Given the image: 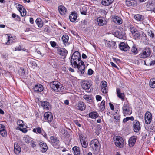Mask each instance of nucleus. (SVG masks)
<instances>
[{
    "label": "nucleus",
    "mask_w": 155,
    "mask_h": 155,
    "mask_svg": "<svg viewBox=\"0 0 155 155\" xmlns=\"http://www.w3.org/2000/svg\"><path fill=\"white\" fill-rule=\"evenodd\" d=\"M16 16L17 15H16L14 13L12 14V17L13 18H15L16 17Z\"/></svg>",
    "instance_id": "nucleus-64"
},
{
    "label": "nucleus",
    "mask_w": 155,
    "mask_h": 155,
    "mask_svg": "<svg viewBox=\"0 0 155 155\" xmlns=\"http://www.w3.org/2000/svg\"><path fill=\"white\" fill-rule=\"evenodd\" d=\"M82 57L83 59H86L87 58V56L84 53L82 54Z\"/></svg>",
    "instance_id": "nucleus-62"
},
{
    "label": "nucleus",
    "mask_w": 155,
    "mask_h": 155,
    "mask_svg": "<svg viewBox=\"0 0 155 155\" xmlns=\"http://www.w3.org/2000/svg\"><path fill=\"white\" fill-rule=\"evenodd\" d=\"M64 104L67 105H68L69 104V101L68 100H66L64 101Z\"/></svg>",
    "instance_id": "nucleus-63"
},
{
    "label": "nucleus",
    "mask_w": 155,
    "mask_h": 155,
    "mask_svg": "<svg viewBox=\"0 0 155 155\" xmlns=\"http://www.w3.org/2000/svg\"><path fill=\"white\" fill-rule=\"evenodd\" d=\"M152 117V114L150 112H147L146 113L145 116V120L146 124H148L151 122Z\"/></svg>",
    "instance_id": "nucleus-11"
},
{
    "label": "nucleus",
    "mask_w": 155,
    "mask_h": 155,
    "mask_svg": "<svg viewBox=\"0 0 155 155\" xmlns=\"http://www.w3.org/2000/svg\"><path fill=\"white\" fill-rule=\"evenodd\" d=\"M150 87L153 88H155V78L151 79L149 83Z\"/></svg>",
    "instance_id": "nucleus-37"
},
{
    "label": "nucleus",
    "mask_w": 155,
    "mask_h": 155,
    "mask_svg": "<svg viewBox=\"0 0 155 155\" xmlns=\"http://www.w3.org/2000/svg\"><path fill=\"white\" fill-rule=\"evenodd\" d=\"M40 134L42 135L45 138H47V134L45 132L43 131H42V133H41Z\"/></svg>",
    "instance_id": "nucleus-54"
},
{
    "label": "nucleus",
    "mask_w": 155,
    "mask_h": 155,
    "mask_svg": "<svg viewBox=\"0 0 155 155\" xmlns=\"http://www.w3.org/2000/svg\"><path fill=\"white\" fill-rule=\"evenodd\" d=\"M29 21H30V22L31 24H33V23H34V20H33V19L32 18H31V17L30 18V19H29Z\"/></svg>",
    "instance_id": "nucleus-60"
},
{
    "label": "nucleus",
    "mask_w": 155,
    "mask_h": 155,
    "mask_svg": "<svg viewBox=\"0 0 155 155\" xmlns=\"http://www.w3.org/2000/svg\"><path fill=\"white\" fill-rule=\"evenodd\" d=\"M110 64L112 67H114L117 69L118 68V67L116 65L112 62H110Z\"/></svg>",
    "instance_id": "nucleus-57"
},
{
    "label": "nucleus",
    "mask_w": 155,
    "mask_h": 155,
    "mask_svg": "<svg viewBox=\"0 0 155 155\" xmlns=\"http://www.w3.org/2000/svg\"><path fill=\"white\" fill-rule=\"evenodd\" d=\"M137 140V137L136 136H133L131 137L129 140L128 143L130 147H132L135 143Z\"/></svg>",
    "instance_id": "nucleus-19"
},
{
    "label": "nucleus",
    "mask_w": 155,
    "mask_h": 155,
    "mask_svg": "<svg viewBox=\"0 0 155 155\" xmlns=\"http://www.w3.org/2000/svg\"><path fill=\"white\" fill-rule=\"evenodd\" d=\"M126 4L128 6L135 7L136 5V2L135 0H127L126 2Z\"/></svg>",
    "instance_id": "nucleus-25"
},
{
    "label": "nucleus",
    "mask_w": 155,
    "mask_h": 155,
    "mask_svg": "<svg viewBox=\"0 0 155 155\" xmlns=\"http://www.w3.org/2000/svg\"><path fill=\"white\" fill-rule=\"evenodd\" d=\"M123 112L124 116L130 115L132 113L128 103L125 102L122 107Z\"/></svg>",
    "instance_id": "nucleus-5"
},
{
    "label": "nucleus",
    "mask_w": 155,
    "mask_h": 155,
    "mask_svg": "<svg viewBox=\"0 0 155 155\" xmlns=\"http://www.w3.org/2000/svg\"><path fill=\"white\" fill-rule=\"evenodd\" d=\"M118 19H119V18L116 16L113 18V21L114 22L116 23Z\"/></svg>",
    "instance_id": "nucleus-58"
},
{
    "label": "nucleus",
    "mask_w": 155,
    "mask_h": 155,
    "mask_svg": "<svg viewBox=\"0 0 155 155\" xmlns=\"http://www.w3.org/2000/svg\"><path fill=\"white\" fill-rule=\"evenodd\" d=\"M57 51L58 53L63 58H65L68 53L67 51L63 48L58 49Z\"/></svg>",
    "instance_id": "nucleus-18"
},
{
    "label": "nucleus",
    "mask_w": 155,
    "mask_h": 155,
    "mask_svg": "<svg viewBox=\"0 0 155 155\" xmlns=\"http://www.w3.org/2000/svg\"><path fill=\"white\" fill-rule=\"evenodd\" d=\"M23 123V121L20 120H18L17 122V124L19 126L18 127L19 130L25 133L27 131V130L26 129V126L25 125H24Z\"/></svg>",
    "instance_id": "nucleus-7"
},
{
    "label": "nucleus",
    "mask_w": 155,
    "mask_h": 155,
    "mask_svg": "<svg viewBox=\"0 0 155 155\" xmlns=\"http://www.w3.org/2000/svg\"><path fill=\"white\" fill-rule=\"evenodd\" d=\"M61 39L63 43L65 45L67 44L68 41L69 39L68 36L67 35H63Z\"/></svg>",
    "instance_id": "nucleus-34"
},
{
    "label": "nucleus",
    "mask_w": 155,
    "mask_h": 155,
    "mask_svg": "<svg viewBox=\"0 0 155 155\" xmlns=\"http://www.w3.org/2000/svg\"><path fill=\"white\" fill-rule=\"evenodd\" d=\"M93 70L91 69H89L88 71V74L89 75H91L93 73Z\"/></svg>",
    "instance_id": "nucleus-51"
},
{
    "label": "nucleus",
    "mask_w": 155,
    "mask_h": 155,
    "mask_svg": "<svg viewBox=\"0 0 155 155\" xmlns=\"http://www.w3.org/2000/svg\"><path fill=\"white\" fill-rule=\"evenodd\" d=\"M107 83L105 81H103L101 82L100 86L101 87V91L103 93H107L108 91V89L106 88Z\"/></svg>",
    "instance_id": "nucleus-12"
},
{
    "label": "nucleus",
    "mask_w": 155,
    "mask_h": 155,
    "mask_svg": "<svg viewBox=\"0 0 155 155\" xmlns=\"http://www.w3.org/2000/svg\"><path fill=\"white\" fill-rule=\"evenodd\" d=\"M105 45L107 47L111 49H115L117 47L116 42L114 41H106Z\"/></svg>",
    "instance_id": "nucleus-10"
},
{
    "label": "nucleus",
    "mask_w": 155,
    "mask_h": 155,
    "mask_svg": "<svg viewBox=\"0 0 155 155\" xmlns=\"http://www.w3.org/2000/svg\"><path fill=\"white\" fill-rule=\"evenodd\" d=\"M114 142L115 145L119 147L122 148L124 146V140L120 136H116L114 137Z\"/></svg>",
    "instance_id": "nucleus-6"
},
{
    "label": "nucleus",
    "mask_w": 155,
    "mask_h": 155,
    "mask_svg": "<svg viewBox=\"0 0 155 155\" xmlns=\"http://www.w3.org/2000/svg\"><path fill=\"white\" fill-rule=\"evenodd\" d=\"M88 7L87 6L82 7L80 9L81 13V14L86 15Z\"/></svg>",
    "instance_id": "nucleus-31"
},
{
    "label": "nucleus",
    "mask_w": 155,
    "mask_h": 155,
    "mask_svg": "<svg viewBox=\"0 0 155 155\" xmlns=\"http://www.w3.org/2000/svg\"><path fill=\"white\" fill-rule=\"evenodd\" d=\"M82 141L83 142H81L82 147L84 148H86L88 146V143H87L84 140Z\"/></svg>",
    "instance_id": "nucleus-46"
},
{
    "label": "nucleus",
    "mask_w": 155,
    "mask_h": 155,
    "mask_svg": "<svg viewBox=\"0 0 155 155\" xmlns=\"http://www.w3.org/2000/svg\"><path fill=\"white\" fill-rule=\"evenodd\" d=\"M50 87L57 92L62 91L64 87L62 85L57 81H54L50 84Z\"/></svg>",
    "instance_id": "nucleus-3"
},
{
    "label": "nucleus",
    "mask_w": 155,
    "mask_h": 155,
    "mask_svg": "<svg viewBox=\"0 0 155 155\" xmlns=\"http://www.w3.org/2000/svg\"><path fill=\"white\" fill-rule=\"evenodd\" d=\"M21 151V148L18 143L16 142L14 144V152L16 154H18Z\"/></svg>",
    "instance_id": "nucleus-22"
},
{
    "label": "nucleus",
    "mask_w": 155,
    "mask_h": 155,
    "mask_svg": "<svg viewBox=\"0 0 155 155\" xmlns=\"http://www.w3.org/2000/svg\"><path fill=\"white\" fill-rule=\"evenodd\" d=\"M131 51L135 55L137 54L138 53V49L134 45L132 47Z\"/></svg>",
    "instance_id": "nucleus-43"
},
{
    "label": "nucleus",
    "mask_w": 155,
    "mask_h": 155,
    "mask_svg": "<svg viewBox=\"0 0 155 155\" xmlns=\"http://www.w3.org/2000/svg\"><path fill=\"white\" fill-rule=\"evenodd\" d=\"M83 98L86 100L88 101L91 99V97L88 95H85L83 96Z\"/></svg>",
    "instance_id": "nucleus-50"
},
{
    "label": "nucleus",
    "mask_w": 155,
    "mask_h": 155,
    "mask_svg": "<svg viewBox=\"0 0 155 155\" xmlns=\"http://www.w3.org/2000/svg\"><path fill=\"white\" fill-rule=\"evenodd\" d=\"M120 49L124 51H126L130 49V47L127 43L124 42H121L119 45Z\"/></svg>",
    "instance_id": "nucleus-16"
},
{
    "label": "nucleus",
    "mask_w": 155,
    "mask_h": 155,
    "mask_svg": "<svg viewBox=\"0 0 155 155\" xmlns=\"http://www.w3.org/2000/svg\"><path fill=\"white\" fill-rule=\"evenodd\" d=\"M105 101L104 100H103L101 102L100 105V108L101 110H104L105 108Z\"/></svg>",
    "instance_id": "nucleus-44"
},
{
    "label": "nucleus",
    "mask_w": 155,
    "mask_h": 155,
    "mask_svg": "<svg viewBox=\"0 0 155 155\" xmlns=\"http://www.w3.org/2000/svg\"><path fill=\"white\" fill-rule=\"evenodd\" d=\"M90 146L93 149V154L95 155H99L100 153V148L101 147L99 141L96 139L93 140L90 142Z\"/></svg>",
    "instance_id": "nucleus-2"
},
{
    "label": "nucleus",
    "mask_w": 155,
    "mask_h": 155,
    "mask_svg": "<svg viewBox=\"0 0 155 155\" xmlns=\"http://www.w3.org/2000/svg\"><path fill=\"white\" fill-rule=\"evenodd\" d=\"M5 127L3 124H0V134L2 137H5L7 136V133L5 129Z\"/></svg>",
    "instance_id": "nucleus-17"
},
{
    "label": "nucleus",
    "mask_w": 155,
    "mask_h": 155,
    "mask_svg": "<svg viewBox=\"0 0 155 155\" xmlns=\"http://www.w3.org/2000/svg\"><path fill=\"white\" fill-rule=\"evenodd\" d=\"M39 146H40L43 150L44 152H45L48 148L47 146L45 143H44L42 142H40L39 144Z\"/></svg>",
    "instance_id": "nucleus-38"
},
{
    "label": "nucleus",
    "mask_w": 155,
    "mask_h": 155,
    "mask_svg": "<svg viewBox=\"0 0 155 155\" xmlns=\"http://www.w3.org/2000/svg\"><path fill=\"white\" fill-rule=\"evenodd\" d=\"M134 37L135 39L137 38H139L140 36V33L137 30L132 34Z\"/></svg>",
    "instance_id": "nucleus-41"
},
{
    "label": "nucleus",
    "mask_w": 155,
    "mask_h": 155,
    "mask_svg": "<svg viewBox=\"0 0 155 155\" xmlns=\"http://www.w3.org/2000/svg\"><path fill=\"white\" fill-rule=\"evenodd\" d=\"M41 106L46 110H49L51 108V106L49 102L45 101H41Z\"/></svg>",
    "instance_id": "nucleus-15"
},
{
    "label": "nucleus",
    "mask_w": 155,
    "mask_h": 155,
    "mask_svg": "<svg viewBox=\"0 0 155 155\" xmlns=\"http://www.w3.org/2000/svg\"><path fill=\"white\" fill-rule=\"evenodd\" d=\"M114 121L116 122H119L120 120V114L119 113H117L116 112L115 113L113 114Z\"/></svg>",
    "instance_id": "nucleus-39"
},
{
    "label": "nucleus",
    "mask_w": 155,
    "mask_h": 155,
    "mask_svg": "<svg viewBox=\"0 0 155 155\" xmlns=\"http://www.w3.org/2000/svg\"><path fill=\"white\" fill-rule=\"evenodd\" d=\"M134 18L137 21H142L144 19V16L140 14H136L134 15Z\"/></svg>",
    "instance_id": "nucleus-35"
},
{
    "label": "nucleus",
    "mask_w": 155,
    "mask_h": 155,
    "mask_svg": "<svg viewBox=\"0 0 155 155\" xmlns=\"http://www.w3.org/2000/svg\"><path fill=\"white\" fill-rule=\"evenodd\" d=\"M35 22L38 27L41 28L43 26V22L40 18H37L35 21Z\"/></svg>",
    "instance_id": "nucleus-36"
},
{
    "label": "nucleus",
    "mask_w": 155,
    "mask_h": 155,
    "mask_svg": "<svg viewBox=\"0 0 155 155\" xmlns=\"http://www.w3.org/2000/svg\"><path fill=\"white\" fill-rule=\"evenodd\" d=\"M45 119L48 123L51 122L53 120V115L50 112H45L44 115Z\"/></svg>",
    "instance_id": "nucleus-13"
},
{
    "label": "nucleus",
    "mask_w": 155,
    "mask_h": 155,
    "mask_svg": "<svg viewBox=\"0 0 155 155\" xmlns=\"http://www.w3.org/2000/svg\"><path fill=\"white\" fill-rule=\"evenodd\" d=\"M151 53V49L149 47H146L141 51L139 56L141 58L145 59L149 57Z\"/></svg>",
    "instance_id": "nucleus-4"
},
{
    "label": "nucleus",
    "mask_w": 155,
    "mask_h": 155,
    "mask_svg": "<svg viewBox=\"0 0 155 155\" xmlns=\"http://www.w3.org/2000/svg\"><path fill=\"white\" fill-rule=\"evenodd\" d=\"M58 9L59 12L61 15H64L67 12V10L66 8L62 5H60L59 6Z\"/></svg>",
    "instance_id": "nucleus-28"
},
{
    "label": "nucleus",
    "mask_w": 155,
    "mask_h": 155,
    "mask_svg": "<svg viewBox=\"0 0 155 155\" xmlns=\"http://www.w3.org/2000/svg\"><path fill=\"white\" fill-rule=\"evenodd\" d=\"M128 27L132 34L137 30L136 28L132 25L130 24Z\"/></svg>",
    "instance_id": "nucleus-40"
},
{
    "label": "nucleus",
    "mask_w": 155,
    "mask_h": 155,
    "mask_svg": "<svg viewBox=\"0 0 155 155\" xmlns=\"http://www.w3.org/2000/svg\"><path fill=\"white\" fill-rule=\"evenodd\" d=\"M96 97V99L97 101H100L101 100L102 97L99 95H97Z\"/></svg>",
    "instance_id": "nucleus-52"
},
{
    "label": "nucleus",
    "mask_w": 155,
    "mask_h": 155,
    "mask_svg": "<svg viewBox=\"0 0 155 155\" xmlns=\"http://www.w3.org/2000/svg\"><path fill=\"white\" fill-rule=\"evenodd\" d=\"M8 36V40L6 44L10 45L12 44L15 40V38L11 36V34H7Z\"/></svg>",
    "instance_id": "nucleus-21"
},
{
    "label": "nucleus",
    "mask_w": 155,
    "mask_h": 155,
    "mask_svg": "<svg viewBox=\"0 0 155 155\" xmlns=\"http://www.w3.org/2000/svg\"><path fill=\"white\" fill-rule=\"evenodd\" d=\"M23 7V6L19 4H18L17 6V9L18 10L19 12H20V11H22Z\"/></svg>",
    "instance_id": "nucleus-49"
},
{
    "label": "nucleus",
    "mask_w": 155,
    "mask_h": 155,
    "mask_svg": "<svg viewBox=\"0 0 155 155\" xmlns=\"http://www.w3.org/2000/svg\"><path fill=\"white\" fill-rule=\"evenodd\" d=\"M130 120L129 117H127L126 118H124L123 120V122L124 123L126 122L127 121H128Z\"/></svg>",
    "instance_id": "nucleus-55"
},
{
    "label": "nucleus",
    "mask_w": 155,
    "mask_h": 155,
    "mask_svg": "<svg viewBox=\"0 0 155 155\" xmlns=\"http://www.w3.org/2000/svg\"><path fill=\"white\" fill-rule=\"evenodd\" d=\"M134 130L136 133H138L140 130V125L137 120H135L133 123Z\"/></svg>",
    "instance_id": "nucleus-14"
},
{
    "label": "nucleus",
    "mask_w": 155,
    "mask_h": 155,
    "mask_svg": "<svg viewBox=\"0 0 155 155\" xmlns=\"http://www.w3.org/2000/svg\"><path fill=\"white\" fill-rule=\"evenodd\" d=\"M80 140V142H83L82 141L84 140V137L82 135H81L79 136Z\"/></svg>",
    "instance_id": "nucleus-56"
},
{
    "label": "nucleus",
    "mask_w": 155,
    "mask_h": 155,
    "mask_svg": "<svg viewBox=\"0 0 155 155\" xmlns=\"http://www.w3.org/2000/svg\"><path fill=\"white\" fill-rule=\"evenodd\" d=\"M147 33L148 35L150 36L152 38H153L154 37V34L151 31H148Z\"/></svg>",
    "instance_id": "nucleus-45"
},
{
    "label": "nucleus",
    "mask_w": 155,
    "mask_h": 155,
    "mask_svg": "<svg viewBox=\"0 0 155 155\" xmlns=\"http://www.w3.org/2000/svg\"><path fill=\"white\" fill-rule=\"evenodd\" d=\"M74 151V153L75 155H80V152L79 147L77 146L74 147L72 149Z\"/></svg>",
    "instance_id": "nucleus-33"
},
{
    "label": "nucleus",
    "mask_w": 155,
    "mask_h": 155,
    "mask_svg": "<svg viewBox=\"0 0 155 155\" xmlns=\"http://www.w3.org/2000/svg\"><path fill=\"white\" fill-rule=\"evenodd\" d=\"M81 86L84 90L89 89L91 86L90 83L87 81H83L82 82Z\"/></svg>",
    "instance_id": "nucleus-20"
},
{
    "label": "nucleus",
    "mask_w": 155,
    "mask_h": 155,
    "mask_svg": "<svg viewBox=\"0 0 155 155\" xmlns=\"http://www.w3.org/2000/svg\"><path fill=\"white\" fill-rule=\"evenodd\" d=\"M89 117L91 118H97L99 116L97 113L96 112H92L89 113Z\"/></svg>",
    "instance_id": "nucleus-32"
},
{
    "label": "nucleus",
    "mask_w": 155,
    "mask_h": 155,
    "mask_svg": "<svg viewBox=\"0 0 155 155\" xmlns=\"http://www.w3.org/2000/svg\"><path fill=\"white\" fill-rule=\"evenodd\" d=\"M117 22L119 24H121L122 23V21L119 18L117 20Z\"/></svg>",
    "instance_id": "nucleus-61"
},
{
    "label": "nucleus",
    "mask_w": 155,
    "mask_h": 155,
    "mask_svg": "<svg viewBox=\"0 0 155 155\" xmlns=\"http://www.w3.org/2000/svg\"><path fill=\"white\" fill-rule=\"evenodd\" d=\"M35 142L33 140L31 141L30 142V145L34 149H35L36 147V144H35Z\"/></svg>",
    "instance_id": "nucleus-48"
},
{
    "label": "nucleus",
    "mask_w": 155,
    "mask_h": 155,
    "mask_svg": "<svg viewBox=\"0 0 155 155\" xmlns=\"http://www.w3.org/2000/svg\"><path fill=\"white\" fill-rule=\"evenodd\" d=\"M35 92H39L43 90V88L42 85L40 84L35 85L33 88Z\"/></svg>",
    "instance_id": "nucleus-26"
},
{
    "label": "nucleus",
    "mask_w": 155,
    "mask_h": 155,
    "mask_svg": "<svg viewBox=\"0 0 155 155\" xmlns=\"http://www.w3.org/2000/svg\"><path fill=\"white\" fill-rule=\"evenodd\" d=\"M71 63L72 66L78 69V72H80L83 74L85 70L84 62L81 60L80 54L78 51H75L73 54L71 59Z\"/></svg>",
    "instance_id": "nucleus-1"
},
{
    "label": "nucleus",
    "mask_w": 155,
    "mask_h": 155,
    "mask_svg": "<svg viewBox=\"0 0 155 155\" xmlns=\"http://www.w3.org/2000/svg\"><path fill=\"white\" fill-rule=\"evenodd\" d=\"M109 105H110V107L111 110H114V106L113 105V104H112L110 103H109Z\"/></svg>",
    "instance_id": "nucleus-59"
},
{
    "label": "nucleus",
    "mask_w": 155,
    "mask_h": 155,
    "mask_svg": "<svg viewBox=\"0 0 155 155\" xmlns=\"http://www.w3.org/2000/svg\"><path fill=\"white\" fill-rule=\"evenodd\" d=\"M113 1L114 0H102L101 3L103 6H107L111 5Z\"/></svg>",
    "instance_id": "nucleus-27"
},
{
    "label": "nucleus",
    "mask_w": 155,
    "mask_h": 155,
    "mask_svg": "<svg viewBox=\"0 0 155 155\" xmlns=\"http://www.w3.org/2000/svg\"><path fill=\"white\" fill-rule=\"evenodd\" d=\"M114 35L120 39H125L126 38L125 33L121 31H116L114 32Z\"/></svg>",
    "instance_id": "nucleus-9"
},
{
    "label": "nucleus",
    "mask_w": 155,
    "mask_h": 155,
    "mask_svg": "<svg viewBox=\"0 0 155 155\" xmlns=\"http://www.w3.org/2000/svg\"><path fill=\"white\" fill-rule=\"evenodd\" d=\"M104 18L101 17H99L97 19L98 25L100 26H103L106 25L107 23V21L104 20Z\"/></svg>",
    "instance_id": "nucleus-23"
},
{
    "label": "nucleus",
    "mask_w": 155,
    "mask_h": 155,
    "mask_svg": "<svg viewBox=\"0 0 155 155\" xmlns=\"http://www.w3.org/2000/svg\"><path fill=\"white\" fill-rule=\"evenodd\" d=\"M42 131L40 127L34 128L33 130V131L34 132L36 133H38L39 134H41L42 133Z\"/></svg>",
    "instance_id": "nucleus-42"
},
{
    "label": "nucleus",
    "mask_w": 155,
    "mask_h": 155,
    "mask_svg": "<svg viewBox=\"0 0 155 155\" xmlns=\"http://www.w3.org/2000/svg\"><path fill=\"white\" fill-rule=\"evenodd\" d=\"M78 16V14L77 13L73 12L70 15L69 19L71 21L74 22L76 20Z\"/></svg>",
    "instance_id": "nucleus-24"
},
{
    "label": "nucleus",
    "mask_w": 155,
    "mask_h": 155,
    "mask_svg": "<svg viewBox=\"0 0 155 155\" xmlns=\"http://www.w3.org/2000/svg\"><path fill=\"white\" fill-rule=\"evenodd\" d=\"M117 94L118 97L121 99L122 101H124V99L125 95L124 93L121 92L120 89H117Z\"/></svg>",
    "instance_id": "nucleus-29"
},
{
    "label": "nucleus",
    "mask_w": 155,
    "mask_h": 155,
    "mask_svg": "<svg viewBox=\"0 0 155 155\" xmlns=\"http://www.w3.org/2000/svg\"><path fill=\"white\" fill-rule=\"evenodd\" d=\"M50 139L52 145L55 148H58L59 146V141L57 138L56 137L51 136Z\"/></svg>",
    "instance_id": "nucleus-8"
},
{
    "label": "nucleus",
    "mask_w": 155,
    "mask_h": 155,
    "mask_svg": "<svg viewBox=\"0 0 155 155\" xmlns=\"http://www.w3.org/2000/svg\"><path fill=\"white\" fill-rule=\"evenodd\" d=\"M20 12L21 14V15L22 16H24L26 15V10L24 8H23V9H22V11H20Z\"/></svg>",
    "instance_id": "nucleus-47"
},
{
    "label": "nucleus",
    "mask_w": 155,
    "mask_h": 155,
    "mask_svg": "<svg viewBox=\"0 0 155 155\" xmlns=\"http://www.w3.org/2000/svg\"><path fill=\"white\" fill-rule=\"evenodd\" d=\"M78 109L80 110L83 111L86 108V105L83 102H79L78 104Z\"/></svg>",
    "instance_id": "nucleus-30"
},
{
    "label": "nucleus",
    "mask_w": 155,
    "mask_h": 155,
    "mask_svg": "<svg viewBox=\"0 0 155 155\" xmlns=\"http://www.w3.org/2000/svg\"><path fill=\"white\" fill-rule=\"evenodd\" d=\"M51 46L53 47H55L56 45V43L54 41H51L50 42Z\"/></svg>",
    "instance_id": "nucleus-53"
}]
</instances>
